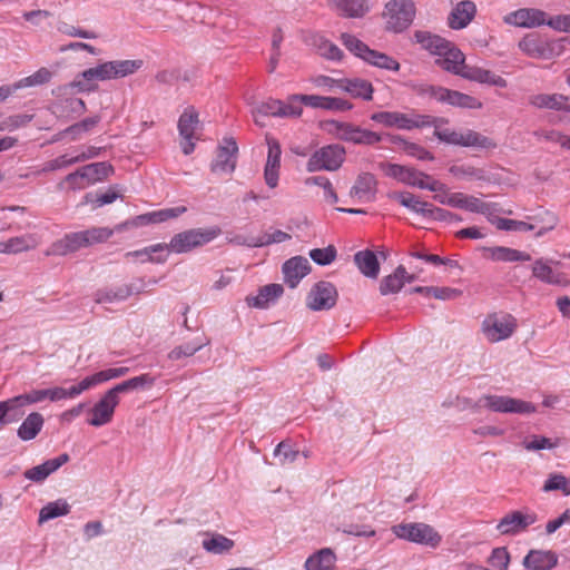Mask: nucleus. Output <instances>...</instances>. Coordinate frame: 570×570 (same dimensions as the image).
Segmentation results:
<instances>
[{
    "label": "nucleus",
    "mask_w": 570,
    "mask_h": 570,
    "mask_svg": "<svg viewBox=\"0 0 570 570\" xmlns=\"http://www.w3.org/2000/svg\"><path fill=\"white\" fill-rule=\"evenodd\" d=\"M337 88L348 92L354 98L371 100L373 86L370 81L361 78H342L337 82Z\"/></svg>",
    "instance_id": "cd10ccee"
},
{
    "label": "nucleus",
    "mask_w": 570,
    "mask_h": 570,
    "mask_svg": "<svg viewBox=\"0 0 570 570\" xmlns=\"http://www.w3.org/2000/svg\"><path fill=\"white\" fill-rule=\"evenodd\" d=\"M391 198L397 200L402 206L409 208L410 210L420 214L423 217L430 218L433 205L421 200L417 196L409 191H403L393 193Z\"/></svg>",
    "instance_id": "e433bc0d"
},
{
    "label": "nucleus",
    "mask_w": 570,
    "mask_h": 570,
    "mask_svg": "<svg viewBox=\"0 0 570 570\" xmlns=\"http://www.w3.org/2000/svg\"><path fill=\"white\" fill-rule=\"evenodd\" d=\"M376 189V179L370 173L358 175L355 184L351 188L350 195L360 202H370L373 199Z\"/></svg>",
    "instance_id": "c756f323"
},
{
    "label": "nucleus",
    "mask_w": 570,
    "mask_h": 570,
    "mask_svg": "<svg viewBox=\"0 0 570 570\" xmlns=\"http://www.w3.org/2000/svg\"><path fill=\"white\" fill-rule=\"evenodd\" d=\"M417 94L435 99L438 102L448 104L453 107L478 109L482 104L474 97L451 90L441 86L422 85L417 88Z\"/></svg>",
    "instance_id": "f8f14e48"
},
{
    "label": "nucleus",
    "mask_w": 570,
    "mask_h": 570,
    "mask_svg": "<svg viewBox=\"0 0 570 570\" xmlns=\"http://www.w3.org/2000/svg\"><path fill=\"white\" fill-rule=\"evenodd\" d=\"M355 125L350 122H341L331 120L326 122L327 130L335 135L338 139L351 142L355 129Z\"/></svg>",
    "instance_id": "4d7b16f0"
},
{
    "label": "nucleus",
    "mask_w": 570,
    "mask_h": 570,
    "mask_svg": "<svg viewBox=\"0 0 570 570\" xmlns=\"http://www.w3.org/2000/svg\"><path fill=\"white\" fill-rule=\"evenodd\" d=\"M208 344V341L195 340L193 342H187L179 346H176L168 353V358L171 361H178L181 357L193 356L196 352L202 350L204 346Z\"/></svg>",
    "instance_id": "3c124183"
},
{
    "label": "nucleus",
    "mask_w": 570,
    "mask_h": 570,
    "mask_svg": "<svg viewBox=\"0 0 570 570\" xmlns=\"http://www.w3.org/2000/svg\"><path fill=\"white\" fill-rule=\"evenodd\" d=\"M167 249L166 244L159 243L151 246H147L142 249L128 252L126 253L125 257L127 259L131 257L138 258L141 263L150 262V263H157L161 264L165 263L167 259L166 255H161L160 253L165 252Z\"/></svg>",
    "instance_id": "58836bf2"
},
{
    "label": "nucleus",
    "mask_w": 570,
    "mask_h": 570,
    "mask_svg": "<svg viewBox=\"0 0 570 570\" xmlns=\"http://www.w3.org/2000/svg\"><path fill=\"white\" fill-rule=\"evenodd\" d=\"M314 45L317 47L318 53L326 59L340 60L343 56L342 50L336 45L322 36L314 37Z\"/></svg>",
    "instance_id": "6e6d98bb"
},
{
    "label": "nucleus",
    "mask_w": 570,
    "mask_h": 570,
    "mask_svg": "<svg viewBox=\"0 0 570 570\" xmlns=\"http://www.w3.org/2000/svg\"><path fill=\"white\" fill-rule=\"evenodd\" d=\"M558 563L553 551L531 550L523 559V566L531 570H551Z\"/></svg>",
    "instance_id": "bb28decb"
},
{
    "label": "nucleus",
    "mask_w": 570,
    "mask_h": 570,
    "mask_svg": "<svg viewBox=\"0 0 570 570\" xmlns=\"http://www.w3.org/2000/svg\"><path fill=\"white\" fill-rule=\"evenodd\" d=\"M522 52L531 58L551 59L561 51V46L556 41H548L537 35H528L519 42Z\"/></svg>",
    "instance_id": "a211bd4d"
},
{
    "label": "nucleus",
    "mask_w": 570,
    "mask_h": 570,
    "mask_svg": "<svg viewBox=\"0 0 570 570\" xmlns=\"http://www.w3.org/2000/svg\"><path fill=\"white\" fill-rule=\"evenodd\" d=\"M476 13V6L471 0L456 3L448 17V24L453 30H460L469 26Z\"/></svg>",
    "instance_id": "b1692460"
},
{
    "label": "nucleus",
    "mask_w": 570,
    "mask_h": 570,
    "mask_svg": "<svg viewBox=\"0 0 570 570\" xmlns=\"http://www.w3.org/2000/svg\"><path fill=\"white\" fill-rule=\"evenodd\" d=\"M464 210L482 214L490 219L499 209L494 203H487L475 196L468 195Z\"/></svg>",
    "instance_id": "8fccbe9b"
},
{
    "label": "nucleus",
    "mask_w": 570,
    "mask_h": 570,
    "mask_svg": "<svg viewBox=\"0 0 570 570\" xmlns=\"http://www.w3.org/2000/svg\"><path fill=\"white\" fill-rule=\"evenodd\" d=\"M70 512V505L65 500H57L46 504L39 512V523L47 522L58 517L67 515Z\"/></svg>",
    "instance_id": "a18cd8bd"
},
{
    "label": "nucleus",
    "mask_w": 570,
    "mask_h": 570,
    "mask_svg": "<svg viewBox=\"0 0 570 570\" xmlns=\"http://www.w3.org/2000/svg\"><path fill=\"white\" fill-rule=\"evenodd\" d=\"M381 168L386 176L403 184L431 191L445 190L444 184L415 168L391 163H382Z\"/></svg>",
    "instance_id": "20e7f679"
},
{
    "label": "nucleus",
    "mask_w": 570,
    "mask_h": 570,
    "mask_svg": "<svg viewBox=\"0 0 570 570\" xmlns=\"http://www.w3.org/2000/svg\"><path fill=\"white\" fill-rule=\"evenodd\" d=\"M311 271V264L307 258L303 256H295L286 261L283 265V274L285 282L289 287L297 286L299 281L306 276Z\"/></svg>",
    "instance_id": "393cba45"
},
{
    "label": "nucleus",
    "mask_w": 570,
    "mask_h": 570,
    "mask_svg": "<svg viewBox=\"0 0 570 570\" xmlns=\"http://www.w3.org/2000/svg\"><path fill=\"white\" fill-rule=\"evenodd\" d=\"M542 490L544 492L561 491L564 495H570V479L561 473H551Z\"/></svg>",
    "instance_id": "5fc2aeb1"
},
{
    "label": "nucleus",
    "mask_w": 570,
    "mask_h": 570,
    "mask_svg": "<svg viewBox=\"0 0 570 570\" xmlns=\"http://www.w3.org/2000/svg\"><path fill=\"white\" fill-rule=\"evenodd\" d=\"M449 171L458 179L472 181V180H487V174L482 168L471 165H454L450 167Z\"/></svg>",
    "instance_id": "49530a36"
},
{
    "label": "nucleus",
    "mask_w": 570,
    "mask_h": 570,
    "mask_svg": "<svg viewBox=\"0 0 570 570\" xmlns=\"http://www.w3.org/2000/svg\"><path fill=\"white\" fill-rule=\"evenodd\" d=\"M414 276L406 277V269L400 265L393 274L384 277L380 284V292L382 295L395 294L404 286L405 281L413 282Z\"/></svg>",
    "instance_id": "f704fd0d"
},
{
    "label": "nucleus",
    "mask_w": 570,
    "mask_h": 570,
    "mask_svg": "<svg viewBox=\"0 0 570 570\" xmlns=\"http://www.w3.org/2000/svg\"><path fill=\"white\" fill-rule=\"evenodd\" d=\"M57 30L68 37H78L82 39H96L97 35L94 31L86 30L73 24H70L66 21H59L57 23Z\"/></svg>",
    "instance_id": "052dcab7"
},
{
    "label": "nucleus",
    "mask_w": 570,
    "mask_h": 570,
    "mask_svg": "<svg viewBox=\"0 0 570 570\" xmlns=\"http://www.w3.org/2000/svg\"><path fill=\"white\" fill-rule=\"evenodd\" d=\"M538 520V515L528 509L507 513L498 523L497 530L502 535H515L524 532Z\"/></svg>",
    "instance_id": "f3484780"
},
{
    "label": "nucleus",
    "mask_w": 570,
    "mask_h": 570,
    "mask_svg": "<svg viewBox=\"0 0 570 570\" xmlns=\"http://www.w3.org/2000/svg\"><path fill=\"white\" fill-rule=\"evenodd\" d=\"M309 257L318 265L325 266L336 258V249L330 245L325 248H315L309 252Z\"/></svg>",
    "instance_id": "0e129e2a"
},
{
    "label": "nucleus",
    "mask_w": 570,
    "mask_h": 570,
    "mask_svg": "<svg viewBox=\"0 0 570 570\" xmlns=\"http://www.w3.org/2000/svg\"><path fill=\"white\" fill-rule=\"evenodd\" d=\"M186 210L187 209L185 206H179V207H174V208H166V209H160V210H156V212H150L149 213L150 223L158 224V223L166 222L168 219L177 218L178 216L184 214Z\"/></svg>",
    "instance_id": "69168bd1"
},
{
    "label": "nucleus",
    "mask_w": 570,
    "mask_h": 570,
    "mask_svg": "<svg viewBox=\"0 0 570 570\" xmlns=\"http://www.w3.org/2000/svg\"><path fill=\"white\" fill-rule=\"evenodd\" d=\"M346 150L338 144H331L315 150L306 164L308 173L321 170L335 171L343 165Z\"/></svg>",
    "instance_id": "9b49d317"
},
{
    "label": "nucleus",
    "mask_w": 570,
    "mask_h": 570,
    "mask_svg": "<svg viewBox=\"0 0 570 570\" xmlns=\"http://www.w3.org/2000/svg\"><path fill=\"white\" fill-rule=\"evenodd\" d=\"M87 385V377L82 379L78 384L71 385L70 387L53 386L48 389L49 401L58 402L67 399H75L82 392L89 390Z\"/></svg>",
    "instance_id": "a19ab883"
},
{
    "label": "nucleus",
    "mask_w": 570,
    "mask_h": 570,
    "mask_svg": "<svg viewBox=\"0 0 570 570\" xmlns=\"http://www.w3.org/2000/svg\"><path fill=\"white\" fill-rule=\"evenodd\" d=\"M392 532L399 538L417 544L436 548L442 537L431 525L422 522L400 523L392 527Z\"/></svg>",
    "instance_id": "9d476101"
},
{
    "label": "nucleus",
    "mask_w": 570,
    "mask_h": 570,
    "mask_svg": "<svg viewBox=\"0 0 570 570\" xmlns=\"http://www.w3.org/2000/svg\"><path fill=\"white\" fill-rule=\"evenodd\" d=\"M491 258L499 262H521L530 261L531 256L518 249L498 246L490 248Z\"/></svg>",
    "instance_id": "de8ad7c7"
},
{
    "label": "nucleus",
    "mask_w": 570,
    "mask_h": 570,
    "mask_svg": "<svg viewBox=\"0 0 570 570\" xmlns=\"http://www.w3.org/2000/svg\"><path fill=\"white\" fill-rule=\"evenodd\" d=\"M155 377L150 374H141L139 376L131 377L129 380L122 381L116 384L114 387L108 391L116 397L119 399V395L122 393H128L136 390H145L150 389L155 384Z\"/></svg>",
    "instance_id": "473e14b6"
},
{
    "label": "nucleus",
    "mask_w": 570,
    "mask_h": 570,
    "mask_svg": "<svg viewBox=\"0 0 570 570\" xmlns=\"http://www.w3.org/2000/svg\"><path fill=\"white\" fill-rule=\"evenodd\" d=\"M414 40L423 49L438 56L435 63L443 70L471 81L500 88L507 87V81L501 76L476 66L466 65L463 52L446 39L429 31L417 30L414 32Z\"/></svg>",
    "instance_id": "f257e3e1"
},
{
    "label": "nucleus",
    "mask_w": 570,
    "mask_h": 570,
    "mask_svg": "<svg viewBox=\"0 0 570 570\" xmlns=\"http://www.w3.org/2000/svg\"><path fill=\"white\" fill-rule=\"evenodd\" d=\"M97 80L91 68L79 72L69 83V88H76L80 92H89L97 89Z\"/></svg>",
    "instance_id": "603ef678"
},
{
    "label": "nucleus",
    "mask_w": 570,
    "mask_h": 570,
    "mask_svg": "<svg viewBox=\"0 0 570 570\" xmlns=\"http://www.w3.org/2000/svg\"><path fill=\"white\" fill-rule=\"evenodd\" d=\"M268 155L264 169V178L268 187L275 188L278 184L281 167V146L275 139H267Z\"/></svg>",
    "instance_id": "5701e85b"
},
{
    "label": "nucleus",
    "mask_w": 570,
    "mask_h": 570,
    "mask_svg": "<svg viewBox=\"0 0 570 570\" xmlns=\"http://www.w3.org/2000/svg\"><path fill=\"white\" fill-rule=\"evenodd\" d=\"M112 236L108 227H92L81 232L66 234L61 239L53 242L46 250L47 256H66L80 248L104 243Z\"/></svg>",
    "instance_id": "f03ea898"
},
{
    "label": "nucleus",
    "mask_w": 570,
    "mask_h": 570,
    "mask_svg": "<svg viewBox=\"0 0 570 570\" xmlns=\"http://www.w3.org/2000/svg\"><path fill=\"white\" fill-rule=\"evenodd\" d=\"M354 262L360 272L371 278H375L380 272V263L372 250H360L354 255Z\"/></svg>",
    "instance_id": "ea45409f"
},
{
    "label": "nucleus",
    "mask_w": 570,
    "mask_h": 570,
    "mask_svg": "<svg viewBox=\"0 0 570 570\" xmlns=\"http://www.w3.org/2000/svg\"><path fill=\"white\" fill-rule=\"evenodd\" d=\"M503 21L515 27L535 28L544 24L546 12L535 8H522L507 14Z\"/></svg>",
    "instance_id": "4be33fe9"
},
{
    "label": "nucleus",
    "mask_w": 570,
    "mask_h": 570,
    "mask_svg": "<svg viewBox=\"0 0 570 570\" xmlns=\"http://www.w3.org/2000/svg\"><path fill=\"white\" fill-rule=\"evenodd\" d=\"M341 39L343 45L352 53H354L356 57L362 58L364 61L386 70L397 71L400 69V63L395 59L383 52L370 49L364 42H362L356 37L348 33H343L341 36Z\"/></svg>",
    "instance_id": "1a4fd4ad"
},
{
    "label": "nucleus",
    "mask_w": 570,
    "mask_h": 570,
    "mask_svg": "<svg viewBox=\"0 0 570 570\" xmlns=\"http://www.w3.org/2000/svg\"><path fill=\"white\" fill-rule=\"evenodd\" d=\"M518 327L514 316L509 313H491L485 316L481 324V332L490 343H498L508 340Z\"/></svg>",
    "instance_id": "6e6552de"
},
{
    "label": "nucleus",
    "mask_w": 570,
    "mask_h": 570,
    "mask_svg": "<svg viewBox=\"0 0 570 570\" xmlns=\"http://www.w3.org/2000/svg\"><path fill=\"white\" fill-rule=\"evenodd\" d=\"M220 228H193L176 234L171 237L167 249L176 254L188 253L197 247L204 246L220 235Z\"/></svg>",
    "instance_id": "423d86ee"
},
{
    "label": "nucleus",
    "mask_w": 570,
    "mask_h": 570,
    "mask_svg": "<svg viewBox=\"0 0 570 570\" xmlns=\"http://www.w3.org/2000/svg\"><path fill=\"white\" fill-rule=\"evenodd\" d=\"M335 561V556L330 549H322L311 556L306 562V570H330Z\"/></svg>",
    "instance_id": "c03bdc74"
},
{
    "label": "nucleus",
    "mask_w": 570,
    "mask_h": 570,
    "mask_svg": "<svg viewBox=\"0 0 570 570\" xmlns=\"http://www.w3.org/2000/svg\"><path fill=\"white\" fill-rule=\"evenodd\" d=\"M120 399H116L109 391H107L101 399L90 409L91 417L87 423L91 426H104L112 421L115 410L119 404Z\"/></svg>",
    "instance_id": "aec40b11"
},
{
    "label": "nucleus",
    "mask_w": 570,
    "mask_h": 570,
    "mask_svg": "<svg viewBox=\"0 0 570 570\" xmlns=\"http://www.w3.org/2000/svg\"><path fill=\"white\" fill-rule=\"evenodd\" d=\"M139 292L140 289H135L132 285H120L97 291L94 295V299L97 304L122 302L131 294Z\"/></svg>",
    "instance_id": "2f4dec72"
},
{
    "label": "nucleus",
    "mask_w": 570,
    "mask_h": 570,
    "mask_svg": "<svg viewBox=\"0 0 570 570\" xmlns=\"http://www.w3.org/2000/svg\"><path fill=\"white\" fill-rule=\"evenodd\" d=\"M202 546L209 553L224 554L234 548L235 542L220 533H212L203 541Z\"/></svg>",
    "instance_id": "37998d69"
},
{
    "label": "nucleus",
    "mask_w": 570,
    "mask_h": 570,
    "mask_svg": "<svg viewBox=\"0 0 570 570\" xmlns=\"http://www.w3.org/2000/svg\"><path fill=\"white\" fill-rule=\"evenodd\" d=\"M142 60H112L92 67L97 81L124 78L135 73L142 67Z\"/></svg>",
    "instance_id": "dca6fc26"
},
{
    "label": "nucleus",
    "mask_w": 570,
    "mask_h": 570,
    "mask_svg": "<svg viewBox=\"0 0 570 570\" xmlns=\"http://www.w3.org/2000/svg\"><path fill=\"white\" fill-rule=\"evenodd\" d=\"M371 119L385 127H395L402 130L429 127L438 121L431 116L419 115L414 111L410 114L397 111H379L372 114Z\"/></svg>",
    "instance_id": "0eeeda50"
},
{
    "label": "nucleus",
    "mask_w": 570,
    "mask_h": 570,
    "mask_svg": "<svg viewBox=\"0 0 570 570\" xmlns=\"http://www.w3.org/2000/svg\"><path fill=\"white\" fill-rule=\"evenodd\" d=\"M530 104L540 109L570 111L568 98L561 94H538L530 98Z\"/></svg>",
    "instance_id": "72a5a7b5"
},
{
    "label": "nucleus",
    "mask_w": 570,
    "mask_h": 570,
    "mask_svg": "<svg viewBox=\"0 0 570 570\" xmlns=\"http://www.w3.org/2000/svg\"><path fill=\"white\" fill-rule=\"evenodd\" d=\"M478 404L498 413L531 414L537 411L531 402L507 395H483Z\"/></svg>",
    "instance_id": "4468645a"
},
{
    "label": "nucleus",
    "mask_w": 570,
    "mask_h": 570,
    "mask_svg": "<svg viewBox=\"0 0 570 570\" xmlns=\"http://www.w3.org/2000/svg\"><path fill=\"white\" fill-rule=\"evenodd\" d=\"M299 452L294 450L287 442H281L274 450V456L278 460L281 465L293 463Z\"/></svg>",
    "instance_id": "680f3d73"
},
{
    "label": "nucleus",
    "mask_w": 570,
    "mask_h": 570,
    "mask_svg": "<svg viewBox=\"0 0 570 570\" xmlns=\"http://www.w3.org/2000/svg\"><path fill=\"white\" fill-rule=\"evenodd\" d=\"M337 301V291L330 282H318L307 296V307L312 311L331 309Z\"/></svg>",
    "instance_id": "6ab92c4d"
},
{
    "label": "nucleus",
    "mask_w": 570,
    "mask_h": 570,
    "mask_svg": "<svg viewBox=\"0 0 570 570\" xmlns=\"http://www.w3.org/2000/svg\"><path fill=\"white\" fill-rule=\"evenodd\" d=\"M327 6L347 18H360L368 11L367 0H326Z\"/></svg>",
    "instance_id": "c85d7f7f"
},
{
    "label": "nucleus",
    "mask_w": 570,
    "mask_h": 570,
    "mask_svg": "<svg viewBox=\"0 0 570 570\" xmlns=\"http://www.w3.org/2000/svg\"><path fill=\"white\" fill-rule=\"evenodd\" d=\"M306 184L322 187V190H324V199L330 204L337 203L338 197L328 178L324 176L309 177L306 179Z\"/></svg>",
    "instance_id": "bf43d9fd"
},
{
    "label": "nucleus",
    "mask_w": 570,
    "mask_h": 570,
    "mask_svg": "<svg viewBox=\"0 0 570 570\" xmlns=\"http://www.w3.org/2000/svg\"><path fill=\"white\" fill-rule=\"evenodd\" d=\"M27 402L22 394L0 401V412L3 413V424H9L19 421L24 415V407Z\"/></svg>",
    "instance_id": "7c9ffc66"
},
{
    "label": "nucleus",
    "mask_w": 570,
    "mask_h": 570,
    "mask_svg": "<svg viewBox=\"0 0 570 570\" xmlns=\"http://www.w3.org/2000/svg\"><path fill=\"white\" fill-rule=\"evenodd\" d=\"M69 461V455L67 453H62L57 458L47 460L42 464L33 466L24 471L23 475L26 479L31 480L33 482H42L46 480L51 473L57 471L60 466Z\"/></svg>",
    "instance_id": "a878e982"
},
{
    "label": "nucleus",
    "mask_w": 570,
    "mask_h": 570,
    "mask_svg": "<svg viewBox=\"0 0 570 570\" xmlns=\"http://www.w3.org/2000/svg\"><path fill=\"white\" fill-rule=\"evenodd\" d=\"M45 419L39 412L30 413L18 428L17 434L22 441L33 440L42 430Z\"/></svg>",
    "instance_id": "4c0bfd02"
},
{
    "label": "nucleus",
    "mask_w": 570,
    "mask_h": 570,
    "mask_svg": "<svg viewBox=\"0 0 570 570\" xmlns=\"http://www.w3.org/2000/svg\"><path fill=\"white\" fill-rule=\"evenodd\" d=\"M435 119V117H433ZM436 122L433 125L434 136H436L441 141L463 146V147H476L482 149L494 148L497 144L489 137L483 136L471 129H461L454 130L450 128L441 127L440 122H446L442 118H436Z\"/></svg>",
    "instance_id": "39448f33"
},
{
    "label": "nucleus",
    "mask_w": 570,
    "mask_h": 570,
    "mask_svg": "<svg viewBox=\"0 0 570 570\" xmlns=\"http://www.w3.org/2000/svg\"><path fill=\"white\" fill-rule=\"evenodd\" d=\"M62 114H75L81 115L86 110V104L82 99L76 97H69L61 99L59 102Z\"/></svg>",
    "instance_id": "338daca9"
},
{
    "label": "nucleus",
    "mask_w": 570,
    "mask_h": 570,
    "mask_svg": "<svg viewBox=\"0 0 570 570\" xmlns=\"http://www.w3.org/2000/svg\"><path fill=\"white\" fill-rule=\"evenodd\" d=\"M114 173V168L106 161L92 163L73 173L68 174L65 179L58 184V188L63 190L66 188L71 190L85 189L90 185L102 181Z\"/></svg>",
    "instance_id": "7ed1b4c3"
},
{
    "label": "nucleus",
    "mask_w": 570,
    "mask_h": 570,
    "mask_svg": "<svg viewBox=\"0 0 570 570\" xmlns=\"http://www.w3.org/2000/svg\"><path fill=\"white\" fill-rule=\"evenodd\" d=\"M302 106H296L294 101H291L289 96L286 102L278 99L263 101L252 110V115L255 124L263 127V117L297 118L302 115Z\"/></svg>",
    "instance_id": "2eb2a0df"
},
{
    "label": "nucleus",
    "mask_w": 570,
    "mask_h": 570,
    "mask_svg": "<svg viewBox=\"0 0 570 570\" xmlns=\"http://www.w3.org/2000/svg\"><path fill=\"white\" fill-rule=\"evenodd\" d=\"M381 139L380 134L356 126L351 142L356 145H375L380 142Z\"/></svg>",
    "instance_id": "e2e57ef3"
},
{
    "label": "nucleus",
    "mask_w": 570,
    "mask_h": 570,
    "mask_svg": "<svg viewBox=\"0 0 570 570\" xmlns=\"http://www.w3.org/2000/svg\"><path fill=\"white\" fill-rule=\"evenodd\" d=\"M238 147L233 138H225L218 147L215 160L212 163L214 173H232L236 167Z\"/></svg>",
    "instance_id": "412c9836"
},
{
    "label": "nucleus",
    "mask_w": 570,
    "mask_h": 570,
    "mask_svg": "<svg viewBox=\"0 0 570 570\" xmlns=\"http://www.w3.org/2000/svg\"><path fill=\"white\" fill-rule=\"evenodd\" d=\"M199 128L198 112L193 107L185 109L178 120V130L181 138H199Z\"/></svg>",
    "instance_id": "c9c22d12"
},
{
    "label": "nucleus",
    "mask_w": 570,
    "mask_h": 570,
    "mask_svg": "<svg viewBox=\"0 0 570 570\" xmlns=\"http://www.w3.org/2000/svg\"><path fill=\"white\" fill-rule=\"evenodd\" d=\"M415 6L412 0H391L385 4L383 17L386 29L393 32H402L413 21Z\"/></svg>",
    "instance_id": "ddd939ff"
},
{
    "label": "nucleus",
    "mask_w": 570,
    "mask_h": 570,
    "mask_svg": "<svg viewBox=\"0 0 570 570\" xmlns=\"http://www.w3.org/2000/svg\"><path fill=\"white\" fill-rule=\"evenodd\" d=\"M532 273L537 278L548 284H560L562 282L561 275L556 273L542 259H539L533 264Z\"/></svg>",
    "instance_id": "864d4df0"
},
{
    "label": "nucleus",
    "mask_w": 570,
    "mask_h": 570,
    "mask_svg": "<svg viewBox=\"0 0 570 570\" xmlns=\"http://www.w3.org/2000/svg\"><path fill=\"white\" fill-rule=\"evenodd\" d=\"M284 289L281 284H269L259 289L258 295L247 298L250 306L266 307L269 302L275 301L283 294Z\"/></svg>",
    "instance_id": "79ce46f5"
},
{
    "label": "nucleus",
    "mask_w": 570,
    "mask_h": 570,
    "mask_svg": "<svg viewBox=\"0 0 570 570\" xmlns=\"http://www.w3.org/2000/svg\"><path fill=\"white\" fill-rule=\"evenodd\" d=\"M128 372V367H111L102 370L92 375L87 376V385H89L91 389L112 379L122 377L127 375Z\"/></svg>",
    "instance_id": "09e8293b"
},
{
    "label": "nucleus",
    "mask_w": 570,
    "mask_h": 570,
    "mask_svg": "<svg viewBox=\"0 0 570 570\" xmlns=\"http://www.w3.org/2000/svg\"><path fill=\"white\" fill-rule=\"evenodd\" d=\"M8 254H18L29 250L37 246L36 238L32 235L12 237L7 240Z\"/></svg>",
    "instance_id": "13d9d810"
},
{
    "label": "nucleus",
    "mask_w": 570,
    "mask_h": 570,
    "mask_svg": "<svg viewBox=\"0 0 570 570\" xmlns=\"http://www.w3.org/2000/svg\"><path fill=\"white\" fill-rule=\"evenodd\" d=\"M495 224L501 230L529 232L534 229L532 224L508 218H498Z\"/></svg>",
    "instance_id": "774afa93"
}]
</instances>
